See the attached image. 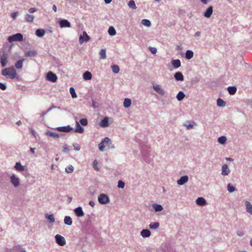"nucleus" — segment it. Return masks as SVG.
<instances>
[{"instance_id":"obj_3","label":"nucleus","mask_w":252,"mask_h":252,"mask_svg":"<svg viewBox=\"0 0 252 252\" xmlns=\"http://www.w3.org/2000/svg\"><path fill=\"white\" fill-rule=\"evenodd\" d=\"M23 36L21 33H17L12 36H10L8 38V40L9 42L13 41H21L23 40Z\"/></svg>"},{"instance_id":"obj_55","label":"nucleus","mask_w":252,"mask_h":252,"mask_svg":"<svg viewBox=\"0 0 252 252\" xmlns=\"http://www.w3.org/2000/svg\"><path fill=\"white\" fill-rule=\"evenodd\" d=\"M212 0H200L201 2L203 4H206L210 1H211Z\"/></svg>"},{"instance_id":"obj_49","label":"nucleus","mask_w":252,"mask_h":252,"mask_svg":"<svg viewBox=\"0 0 252 252\" xmlns=\"http://www.w3.org/2000/svg\"><path fill=\"white\" fill-rule=\"evenodd\" d=\"M97 164H98V162L96 160H94L93 163V167L96 171H99V169L98 168H97Z\"/></svg>"},{"instance_id":"obj_56","label":"nucleus","mask_w":252,"mask_h":252,"mask_svg":"<svg viewBox=\"0 0 252 252\" xmlns=\"http://www.w3.org/2000/svg\"><path fill=\"white\" fill-rule=\"evenodd\" d=\"M237 234L239 236H242L244 235L243 232L241 230H238L237 232Z\"/></svg>"},{"instance_id":"obj_59","label":"nucleus","mask_w":252,"mask_h":252,"mask_svg":"<svg viewBox=\"0 0 252 252\" xmlns=\"http://www.w3.org/2000/svg\"><path fill=\"white\" fill-rule=\"evenodd\" d=\"M74 212L76 216L79 217V207H77L76 209H75Z\"/></svg>"},{"instance_id":"obj_27","label":"nucleus","mask_w":252,"mask_h":252,"mask_svg":"<svg viewBox=\"0 0 252 252\" xmlns=\"http://www.w3.org/2000/svg\"><path fill=\"white\" fill-rule=\"evenodd\" d=\"M227 90L229 94L231 95L234 94L237 91V89L235 87H229Z\"/></svg>"},{"instance_id":"obj_1","label":"nucleus","mask_w":252,"mask_h":252,"mask_svg":"<svg viewBox=\"0 0 252 252\" xmlns=\"http://www.w3.org/2000/svg\"><path fill=\"white\" fill-rule=\"evenodd\" d=\"M2 74L7 78L12 79L18 78L16 70L13 66L3 69L2 70Z\"/></svg>"},{"instance_id":"obj_28","label":"nucleus","mask_w":252,"mask_h":252,"mask_svg":"<svg viewBox=\"0 0 252 252\" xmlns=\"http://www.w3.org/2000/svg\"><path fill=\"white\" fill-rule=\"evenodd\" d=\"M24 61V60H20L18 61L16 63H15V67L17 69H21L23 67V63Z\"/></svg>"},{"instance_id":"obj_31","label":"nucleus","mask_w":252,"mask_h":252,"mask_svg":"<svg viewBox=\"0 0 252 252\" xmlns=\"http://www.w3.org/2000/svg\"><path fill=\"white\" fill-rule=\"evenodd\" d=\"M100 126L102 127H106L108 126V120L107 118H105L101 121Z\"/></svg>"},{"instance_id":"obj_25","label":"nucleus","mask_w":252,"mask_h":252,"mask_svg":"<svg viewBox=\"0 0 252 252\" xmlns=\"http://www.w3.org/2000/svg\"><path fill=\"white\" fill-rule=\"evenodd\" d=\"M34 17L32 15L27 14L25 16V19L29 23H32L34 20Z\"/></svg>"},{"instance_id":"obj_14","label":"nucleus","mask_w":252,"mask_h":252,"mask_svg":"<svg viewBox=\"0 0 252 252\" xmlns=\"http://www.w3.org/2000/svg\"><path fill=\"white\" fill-rule=\"evenodd\" d=\"M230 172V170L228 168L227 164H224L222 167V172L221 174L223 175H227Z\"/></svg>"},{"instance_id":"obj_38","label":"nucleus","mask_w":252,"mask_h":252,"mask_svg":"<svg viewBox=\"0 0 252 252\" xmlns=\"http://www.w3.org/2000/svg\"><path fill=\"white\" fill-rule=\"evenodd\" d=\"M99 55L101 59H105L106 58V50L105 49H101L99 52Z\"/></svg>"},{"instance_id":"obj_30","label":"nucleus","mask_w":252,"mask_h":252,"mask_svg":"<svg viewBox=\"0 0 252 252\" xmlns=\"http://www.w3.org/2000/svg\"><path fill=\"white\" fill-rule=\"evenodd\" d=\"M131 100L129 98H125L124 102V106L126 108H127L130 106Z\"/></svg>"},{"instance_id":"obj_15","label":"nucleus","mask_w":252,"mask_h":252,"mask_svg":"<svg viewBox=\"0 0 252 252\" xmlns=\"http://www.w3.org/2000/svg\"><path fill=\"white\" fill-rule=\"evenodd\" d=\"M245 205L247 211L250 214L252 215V205L248 201H246L245 202Z\"/></svg>"},{"instance_id":"obj_63","label":"nucleus","mask_w":252,"mask_h":252,"mask_svg":"<svg viewBox=\"0 0 252 252\" xmlns=\"http://www.w3.org/2000/svg\"><path fill=\"white\" fill-rule=\"evenodd\" d=\"M200 34H201V32H197L195 33V36H200Z\"/></svg>"},{"instance_id":"obj_2","label":"nucleus","mask_w":252,"mask_h":252,"mask_svg":"<svg viewBox=\"0 0 252 252\" xmlns=\"http://www.w3.org/2000/svg\"><path fill=\"white\" fill-rule=\"evenodd\" d=\"M111 144V140L108 138L105 137L103 140L99 144V149L101 151H103L105 147L110 148V145Z\"/></svg>"},{"instance_id":"obj_61","label":"nucleus","mask_w":252,"mask_h":252,"mask_svg":"<svg viewBox=\"0 0 252 252\" xmlns=\"http://www.w3.org/2000/svg\"><path fill=\"white\" fill-rule=\"evenodd\" d=\"M84 129L83 127L80 126V133H82L84 132Z\"/></svg>"},{"instance_id":"obj_18","label":"nucleus","mask_w":252,"mask_h":252,"mask_svg":"<svg viewBox=\"0 0 252 252\" xmlns=\"http://www.w3.org/2000/svg\"><path fill=\"white\" fill-rule=\"evenodd\" d=\"M196 203L198 205L203 206L206 204V201L203 197H198L196 200Z\"/></svg>"},{"instance_id":"obj_26","label":"nucleus","mask_w":252,"mask_h":252,"mask_svg":"<svg viewBox=\"0 0 252 252\" xmlns=\"http://www.w3.org/2000/svg\"><path fill=\"white\" fill-rule=\"evenodd\" d=\"M46 134L55 139H57L59 137V135L58 133L54 132L48 131L46 133Z\"/></svg>"},{"instance_id":"obj_7","label":"nucleus","mask_w":252,"mask_h":252,"mask_svg":"<svg viewBox=\"0 0 252 252\" xmlns=\"http://www.w3.org/2000/svg\"><path fill=\"white\" fill-rule=\"evenodd\" d=\"M90 39V36L86 32H84L83 34L80 35V44H82L83 42H87L89 41Z\"/></svg>"},{"instance_id":"obj_46","label":"nucleus","mask_w":252,"mask_h":252,"mask_svg":"<svg viewBox=\"0 0 252 252\" xmlns=\"http://www.w3.org/2000/svg\"><path fill=\"white\" fill-rule=\"evenodd\" d=\"M73 167L72 165H69L65 168V171L67 173H72L73 171Z\"/></svg>"},{"instance_id":"obj_41","label":"nucleus","mask_w":252,"mask_h":252,"mask_svg":"<svg viewBox=\"0 0 252 252\" xmlns=\"http://www.w3.org/2000/svg\"><path fill=\"white\" fill-rule=\"evenodd\" d=\"M217 105L219 106L223 107L225 105V102L221 98H219L217 100Z\"/></svg>"},{"instance_id":"obj_24","label":"nucleus","mask_w":252,"mask_h":252,"mask_svg":"<svg viewBox=\"0 0 252 252\" xmlns=\"http://www.w3.org/2000/svg\"><path fill=\"white\" fill-rule=\"evenodd\" d=\"M72 219L69 216H65L64 219V223L68 225H70L72 224Z\"/></svg>"},{"instance_id":"obj_43","label":"nucleus","mask_w":252,"mask_h":252,"mask_svg":"<svg viewBox=\"0 0 252 252\" xmlns=\"http://www.w3.org/2000/svg\"><path fill=\"white\" fill-rule=\"evenodd\" d=\"M142 24L147 27H150L151 26V22L149 20L147 19H143L141 21Z\"/></svg>"},{"instance_id":"obj_6","label":"nucleus","mask_w":252,"mask_h":252,"mask_svg":"<svg viewBox=\"0 0 252 252\" xmlns=\"http://www.w3.org/2000/svg\"><path fill=\"white\" fill-rule=\"evenodd\" d=\"M46 78L47 80L53 83L56 82L57 80V77L56 75L51 71L48 72L47 74Z\"/></svg>"},{"instance_id":"obj_42","label":"nucleus","mask_w":252,"mask_h":252,"mask_svg":"<svg viewBox=\"0 0 252 252\" xmlns=\"http://www.w3.org/2000/svg\"><path fill=\"white\" fill-rule=\"evenodd\" d=\"M111 68H112V71L115 73H117L119 72V70H120L119 67L117 65H112Z\"/></svg>"},{"instance_id":"obj_10","label":"nucleus","mask_w":252,"mask_h":252,"mask_svg":"<svg viewBox=\"0 0 252 252\" xmlns=\"http://www.w3.org/2000/svg\"><path fill=\"white\" fill-rule=\"evenodd\" d=\"M72 129V128L69 126L58 127L57 128V130H58V131L65 132H69Z\"/></svg>"},{"instance_id":"obj_54","label":"nucleus","mask_w":252,"mask_h":252,"mask_svg":"<svg viewBox=\"0 0 252 252\" xmlns=\"http://www.w3.org/2000/svg\"><path fill=\"white\" fill-rule=\"evenodd\" d=\"M36 11V9L34 7L31 8L29 9V12L31 13H33Z\"/></svg>"},{"instance_id":"obj_39","label":"nucleus","mask_w":252,"mask_h":252,"mask_svg":"<svg viewBox=\"0 0 252 252\" xmlns=\"http://www.w3.org/2000/svg\"><path fill=\"white\" fill-rule=\"evenodd\" d=\"M36 55V52L33 51H29L25 54V56L27 57H33Z\"/></svg>"},{"instance_id":"obj_19","label":"nucleus","mask_w":252,"mask_h":252,"mask_svg":"<svg viewBox=\"0 0 252 252\" xmlns=\"http://www.w3.org/2000/svg\"><path fill=\"white\" fill-rule=\"evenodd\" d=\"M141 235L143 237H148L151 235V232L148 229H143L141 232Z\"/></svg>"},{"instance_id":"obj_47","label":"nucleus","mask_w":252,"mask_h":252,"mask_svg":"<svg viewBox=\"0 0 252 252\" xmlns=\"http://www.w3.org/2000/svg\"><path fill=\"white\" fill-rule=\"evenodd\" d=\"M80 124L83 126H87L88 124V120L87 119L83 118L80 120Z\"/></svg>"},{"instance_id":"obj_22","label":"nucleus","mask_w":252,"mask_h":252,"mask_svg":"<svg viewBox=\"0 0 252 252\" xmlns=\"http://www.w3.org/2000/svg\"><path fill=\"white\" fill-rule=\"evenodd\" d=\"M172 64L174 68H177L181 66V62L179 59L173 60L172 61Z\"/></svg>"},{"instance_id":"obj_62","label":"nucleus","mask_w":252,"mask_h":252,"mask_svg":"<svg viewBox=\"0 0 252 252\" xmlns=\"http://www.w3.org/2000/svg\"><path fill=\"white\" fill-rule=\"evenodd\" d=\"M52 8H53V10L55 11V12H56L57 11V7L55 5H53V7H52Z\"/></svg>"},{"instance_id":"obj_52","label":"nucleus","mask_w":252,"mask_h":252,"mask_svg":"<svg viewBox=\"0 0 252 252\" xmlns=\"http://www.w3.org/2000/svg\"><path fill=\"white\" fill-rule=\"evenodd\" d=\"M69 150V147L67 145H65L63 146V152L66 153V152H68Z\"/></svg>"},{"instance_id":"obj_37","label":"nucleus","mask_w":252,"mask_h":252,"mask_svg":"<svg viewBox=\"0 0 252 252\" xmlns=\"http://www.w3.org/2000/svg\"><path fill=\"white\" fill-rule=\"evenodd\" d=\"M108 33L110 35H114L116 33L115 29L113 27H110L108 29Z\"/></svg>"},{"instance_id":"obj_12","label":"nucleus","mask_w":252,"mask_h":252,"mask_svg":"<svg viewBox=\"0 0 252 252\" xmlns=\"http://www.w3.org/2000/svg\"><path fill=\"white\" fill-rule=\"evenodd\" d=\"M213 13V7L209 6L204 14V17L206 18H210Z\"/></svg>"},{"instance_id":"obj_40","label":"nucleus","mask_w":252,"mask_h":252,"mask_svg":"<svg viewBox=\"0 0 252 252\" xmlns=\"http://www.w3.org/2000/svg\"><path fill=\"white\" fill-rule=\"evenodd\" d=\"M46 218L48 219L50 222H54L55 221V219L54 217V215L53 214L48 215L46 214L45 215Z\"/></svg>"},{"instance_id":"obj_29","label":"nucleus","mask_w":252,"mask_h":252,"mask_svg":"<svg viewBox=\"0 0 252 252\" xmlns=\"http://www.w3.org/2000/svg\"><path fill=\"white\" fill-rule=\"evenodd\" d=\"M153 208H154L156 212L161 211L163 210V207L161 205H158L157 204H154L153 205Z\"/></svg>"},{"instance_id":"obj_57","label":"nucleus","mask_w":252,"mask_h":252,"mask_svg":"<svg viewBox=\"0 0 252 252\" xmlns=\"http://www.w3.org/2000/svg\"><path fill=\"white\" fill-rule=\"evenodd\" d=\"M18 14V13L17 12H13L11 13V16L13 18V19H15L16 17V16Z\"/></svg>"},{"instance_id":"obj_8","label":"nucleus","mask_w":252,"mask_h":252,"mask_svg":"<svg viewBox=\"0 0 252 252\" xmlns=\"http://www.w3.org/2000/svg\"><path fill=\"white\" fill-rule=\"evenodd\" d=\"M154 89L160 95H164L165 92L163 89L159 85H156L153 86Z\"/></svg>"},{"instance_id":"obj_13","label":"nucleus","mask_w":252,"mask_h":252,"mask_svg":"<svg viewBox=\"0 0 252 252\" xmlns=\"http://www.w3.org/2000/svg\"><path fill=\"white\" fill-rule=\"evenodd\" d=\"M188 181V177L187 176H182L179 180L177 181L178 184L179 185H183Z\"/></svg>"},{"instance_id":"obj_21","label":"nucleus","mask_w":252,"mask_h":252,"mask_svg":"<svg viewBox=\"0 0 252 252\" xmlns=\"http://www.w3.org/2000/svg\"><path fill=\"white\" fill-rule=\"evenodd\" d=\"M92 77V74L89 71H86L83 74V78L85 80H91Z\"/></svg>"},{"instance_id":"obj_51","label":"nucleus","mask_w":252,"mask_h":252,"mask_svg":"<svg viewBox=\"0 0 252 252\" xmlns=\"http://www.w3.org/2000/svg\"><path fill=\"white\" fill-rule=\"evenodd\" d=\"M149 49H150V51L151 52V53L154 54H156L157 52V50L155 47H149Z\"/></svg>"},{"instance_id":"obj_58","label":"nucleus","mask_w":252,"mask_h":252,"mask_svg":"<svg viewBox=\"0 0 252 252\" xmlns=\"http://www.w3.org/2000/svg\"><path fill=\"white\" fill-rule=\"evenodd\" d=\"M75 132H79V122L76 121V127L75 128Z\"/></svg>"},{"instance_id":"obj_4","label":"nucleus","mask_w":252,"mask_h":252,"mask_svg":"<svg viewBox=\"0 0 252 252\" xmlns=\"http://www.w3.org/2000/svg\"><path fill=\"white\" fill-rule=\"evenodd\" d=\"M98 201L101 204H106L109 201L108 196L105 194H101L98 198Z\"/></svg>"},{"instance_id":"obj_48","label":"nucleus","mask_w":252,"mask_h":252,"mask_svg":"<svg viewBox=\"0 0 252 252\" xmlns=\"http://www.w3.org/2000/svg\"><path fill=\"white\" fill-rule=\"evenodd\" d=\"M235 188L233 186L231 185L230 184H229L228 185L227 190H228L229 192H232L235 190Z\"/></svg>"},{"instance_id":"obj_9","label":"nucleus","mask_w":252,"mask_h":252,"mask_svg":"<svg viewBox=\"0 0 252 252\" xmlns=\"http://www.w3.org/2000/svg\"><path fill=\"white\" fill-rule=\"evenodd\" d=\"M11 182L14 187H17L19 185V179L15 176V175H12L10 177Z\"/></svg>"},{"instance_id":"obj_23","label":"nucleus","mask_w":252,"mask_h":252,"mask_svg":"<svg viewBox=\"0 0 252 252\" xmlns=\"http://www.w3.org/2000/svg\"><path fill=\"white\" fill-rule=\"evenodd\" d=\"M45 33V31L43 29H38L35 32V34L38 37H42Z\"/></svg>"},{"instance_id":"obj_11","label":"nucleus","mask_w":252,"mask_h":252,"mask_svg":"<svg viewBox=\"0 0 252 252\" xmlns=\"http://www.w3.org/2000/svg\"><path fill=\"white\" fill-rule=\"evenodd\" d=\"M60 26L61 28L70 27V24L66 20H62L60 21Z\"/></svg>"},{"instance_id":"obj_16","label":"nucleus","mask_w":252,"mask_h":252,"mask_svg":"<svg viewBox=\"0 0 252 252\" xmlns=\"http://www.w3.org/2000/svg\"><path fill=\"white\" fill-rule=\"evenodd\" d=\"M174 77L177 81H183L184 80L183 75L180 72H176L174 75Z\"/></svg>"},{"instance_id":"obj_60","label":"nucleus","mask_w":252,"mask_h":252,"mask_svg":"<svg viewBox=\"0 0 252 252\" xmlns=\"http://www.w3.org/2000/svg\"><path fill=\"white\" fill-rule=\"evenodd\" d=\"M79 215L80 217L82 216L83 215V212L82 211V208L80 207L79 209Z\"/></svg>"},{"instance_id":"obj_5","label":"nucleus","mask_w":252,"mask_h":252,"mask_svg":"<svg viewBox=\"0 0 252 252\" xmlns=\"http://www.w3.org/2000/svg\"><path fill=\"white\" fill-rule=\"evenodd\" d=\"M56 241L57 243L61 246H63L65 244V240L63 237L57 234L55 236Z\"/></svg>"},{"instance_id":"obj_17","label":"nucleus","mask_w":252,"mask_h":252,"mask_svg":"<svg viewBox=\"0 0 252 252\" xmlns=\"http://www.w3.org/2000/svg\"><path fill=\"white\" fill-rule=\"evenodd\" d=\"M15 168L16 170L22 172L25 170V167L20 162H16L15 165Z\"/></svg>"},{"instance_id":"obj_20","label":"nucleus","mask_w":252,"mask_h":252,"mask_svg":"<svg viewBox=\"0 0 252 252\" xmlns=\"http://www.w3.org/2000/svg\"><path fill=\"white\" fill-rule=\"evenodd\" d=\"M0 63L2 67H4L7 63V57L5 55H3L0 57Z\"/></svg>"},{"instance_id":"obj_44","label":"nucleus","mask_w":252,"mask_h":252,"mask_svg":"<svg viewBox=\"0 0 252 252\" xmlns=\"http://www.w3.org/2000/svg\"><path fill=\"white\" fill-rule=\"evenodd\" d=\"M226 138L225 136H221L218 139V142L220 143V144H224V143L226 142Z\"/></svg>"},{"instance_id":"obj_34","label":"nucleus","mask_w":252,"mask_h":252,"mask_svg":"<svg viewBox=\"0 0 252 252\" xmlns=\"http://www.w3.org/2000/svg\"><path fill=\"white\" fill-rule=\"evenodd\" d=\"M185 94L183 92H179L177 95V98L178 100H182L185 97Z\"/></svg>"},{"instance_id":"obj_53","label":"nucleus","mask_w":252,"mask_h":252,"mask_svg":"<svg viewBox=\"0 0 252 252\" xmlns=\"http://www.w3.org/2000/svg\"><path fill=\"white\" fill-rule=\"evenodd\" d=\"M6 86L1 83H0V89H1L2 90H5L6 89Z\"/></svg>"},{"instance_id":"obj_45","label":"nucleus","mask_w":252,"mask_h":252,"mask_svg":"<svg viewBox=\"0 0 252 252\" xmlns=\"http://www.w3.org/2000/svg\"><path fill=\"white\" fill-rule=\"evenodd\" d=\"M69 91H70V93L71 95V96L73 98H75L77 97L75 90L73 88H72V87L70 88Z\"/></svg>"},{"instance_id":"obj_33","label":"nucleus","mask_w":252,"mask_h":252,"mask_svg":"<svg viewBox=\"0 0 252 252\" xmlns=\"http://www.w3.org/2000/svg\"><path fill=\"white\" fill-rule=\"evenodd\" d=\"M193 53L191 50H188L186 53V58L188 59H190L193 57Z\"/></svg>"},{"instance_id":"obj_50","label":"nucleus","mask_w":252,"mask_h":252,"mask_svg":"<svg viewBox=\"0 0 252 252\" xmlns=\"http://www.w3.org/2000/svg\"><path fill=\"white\" fill-rule=\"evenodd\" d=\"M118 187L119 188L123 189L125 187V183L123 181L120 180L118 182Z\"/></svg>"},{"instance_id":"obj_35","label":"nucleus","mask_w":252,"mask_h":252,"mask_svg":"<svg viewBox=\"0 0 252 252\" xmlns=\"http://www.w3.org/2000/svg\"><path fill=\"white\" fill-rule=\"evenodd\" d=\"M128 5L129 7L133 9H136L137 8L135 1L133 0H130L128 3Z\"/></svg>"},{"instance_id":"obj_32","label":"nucleus","mask_w":252,"mask_h":252,"mask_svg":"<svg viewBox=\"0 0 252 252\" xmlns=\"http://www.w3.org/2000/svg\"><path fill=\"white\" fill-rule=\"evenodd\" d=\"M159 226L158 222H152L149 225V227L152 229H155L158 228Z\"/></svg>"},{"instance_id":"obj_64","label":"nucleus","mask_w":252,"mask_h":252,"mask_svg":"<svg viewBox=\"0 0 252 252\" xmlns=\"http://www.w3.org/2000/svg\"><path fill=\"white\" fill-rule=\"evenodd\" d=\"M34 150H35V149L34 148H30V151L31 152V153L32 154H34Z\"/></svg>"},{"instance_id":"obj_36","label":"nucleus","mask_w":252,"mask_h":252,"mask_svg":"<svg viewBox=\"0 0 252 252\" xmlns=\"http://www.w3.org/2000/svg\"><path fill=\"white\" fill-rule=\"evenodd\" d=\"M195 123L194 122H189L187 124H185L184 126L187 127L188 129L192 128Z\"/></svg>"}]
</instances>
